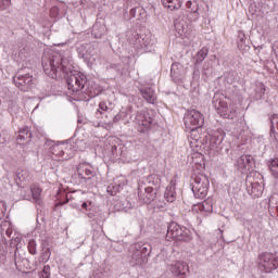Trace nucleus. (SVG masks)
Wrapping results in <instances>:
<instances>
[{
	"label": "nucleus",
	"instance_id": "obj_60",
	"mask_svg": "<svg viewBox=\"0 0 278 278\" xmlns=\"http://www.w3.org/2000/svg\"><path fill=\"white\" fill-rule=\"evenodd\" d=\"M132 42H138V38H136V40H135V41H132Z\"/></svg>",
	"mask_w": 278,
	"mask_h": 278
},
{
	"label": "nucleus",
	"instance_id": "obj_37",
	"mask_svg": "<svg viewBox=\"0 0 278 278\" xmlns=\"http://www.w3.org/2000/svg\"><path fill=\"white\" fill-rule=\"evenodd\" d=\"M28 252L30 253V255H36L37 251H36V240L31 239L28 242Z\"/></svg>",
	"mask_w": 278,
	"mask_h": 278
},
{
	"label": "nucleus",
	"instance_id": "obj_2",
	"mask_svg": "<svg viewBox=\"0 0 278 278\" xmlns=\"http://www.w3.org/2000/svg\"><path fill=\"white\" fill-rule=\"evenodd\" d=\"M184 123L187 131H190L191 136H197V131L205 125V116L200 111L194 109L186 112Z\"/></svg>",
	"mask_w": 278,
	"mask_h": 278
},
{
	"label": "nucleus",
	"instance_id": "obj_42",
	"mask_svg": "<svg viewBox=\"0 0 278 278\" xmlns=\"http://www.w3.org/2000/svg\"><path fill=\"white\" fill-rule=\"evenodd\" d=\"M257 188H262V187L257 182L252 184V192H257V193H255V197H261L262 190H260Z\"/></svg>",
	"mask_w": 278,
	"mask_h": 278
},
{
	"label": "nucleus",
	"instance_id": "obj_57",
	"mask_svg": "<svg viewBox=\"0 0 278 278\" xmlns=\"http://www.w3.org/2000/svg\"><path fill=\"white\" fill-rule=\"evenodd\" d=\"M182 29V34H186V28L184 26H181Z\"/></svg>",
	"mask_w": 278,
	"mask_h": 278
},
{
	"label": "nucleus",
	"instance_id": "obj_11",
	"mask_svg": "<svg viewBox=\"0 0 278 278\" xmlns=\"http://www.w3.org/2000/svg\"><path fill=\"white\" fill-rule=\"evenodd\" d=\"M97 45L94 43H81L77 47L76 51L78 53V58L84 60L88 64L90 62V59L92 58L94 53V47Z\"/></svg>",
	"mask_w": 278,
	"mask_h": 278
},
{
	"label": "nucleus",
	"instance_id": "obj_61",
	"mask_svg": "<svg viewBox=\"0 0 278 278\" xmlns=\"http://www.w3.org/2000/svg\"><path fill=\"white\" fill-rule=\"evenodd\" d=\"M110 188H111V187H108V192H110Z\"/></svg>",
	"mask_w": 278,
	"mask_h": 278
},
{
	"label": "nucleus",
	"instance_id": "obj_40",
	"mask_svg": "<svg viewBox=\"0 0 278 278\" xmlns=\"http://www.w3.org/2000/svg\"><path fill=\"white\" fill-rule=\"evenodd\" d=\"M237 45L240 51H249V49H251L249 45H247V41H238Z\"/></svg>",
	"mask_w": 278,
	"mask_h": 278
},
{
	"label": "nucleus",
	"instance_id": "obj_17",
	"mask_svg": "<svg viewBox=\"0 0 278 278\" xmlns=\"http://www.w3.org/2000/svg\"><path fill=\"white\" fill-rule=\"evenodd\" d=\"M131 252L130 263L132 266H144L147 264V257L139 250H135L134 245L131 247Z\"/></svg>",
	"mask_w": 278,
	"mask_h": 278
},
{
	"label": "nucleus",
	"instance_id": "obj_3",
	"mask_svg": "<svg viewBox=\"0 0 278 278\" xmlns=\"http://www.w3.org/2000/svg\"><path fill=\"white\" fill-rule=\"evenodd\" d=\"M13 83L22 92H29L34 87V70L29 67L21 68L13 77Z\"/></svg>",
	"mask_w": 278,
	"mask_h": 278
},
{
	"label": "nucleus",
	"instance_id": "obj_30",
	"mask_svg": "<svg viewBox=\"0 0 278 278\" xmlns=\"http://www.w3.org/2000/svg\"><path fill=\"white\" fill-rule=\"evenodd\" d=\"M18 242H21V238H15L11 240V247H16L14 257H15V266L21 264V256H18Z\"/></svg>",
	"mask_w": 278,
	"mask_h": 278
},
{
	"label": "nucleus",
	"instance_id": "obj_58",
	"mask_svg": "<svg viewBox=\"0 0 278 278\" xmlns=\"http://www.w3.org/2000/svg\"><path fill=\"white\" fill-rule=\"evenodd\" d=\"M116 194V191H111V195L114 197Z\"/></svg>",
	"mask_w": 278,
	"mask_h": 278
},
{
	"label": "nucleus",
	"instance_id": "obj_43",
	"mask_svg": "<svg viewBox=\"0 0 278 278\" xmlns=\"http://www.w3.org/2000/svg\"><path fill=\"white\" fill-rule=\"evenodd\" d=\"M85 175L87 179H92L97 175V172L90 169V168H85Z\"/></svg>",
	"mask_w": 278,
	"mask_h": 278
},
{
	"label": "nucleus",
	"instance_id": "obj_28",
	"mask_svg": "<svg viewBox=\"0 0 278 278\" xmlns=\"http://www.w3.org/2000/svg\"><path fill=\"white\" fill-rule=\"evenodd\" d=\"M25 140H31V131L28 127L21 128L17 136L18 142H25Z\"/></svg>",
	"mask_w": 278,
	"mask_h": 278
},
{
	"label": "nucleus",
	"instance_id": "obj_14",
	"mask_svg": "<svg viewBox=\"0 0 278 278\" xmlns=\"http://www.w3.org/2000/svg\"><path fill=\"white\" fill-rule=\"evenodd\" d=\"M143 184L146 188L160 191V188H162V178L157 174H152L144 178Z\"/></svg>",
	"mask_w": 278,
	"mask_h": 278
},
{
	"label": "nucleus",
	"instance_id": "obj_25",
	"mask_svg": "<svg viewBox=\"0 0 278 278\" xmlns=\"http://www.w3.org/2000/svg\"><path fill=\"white\" fill-rule=\"evenodd\" d=\"M207 53H210V50L207 48H202L200 51H198L197 55L194 56V66L198 67L200 64H203V61L205 58H207Z\"/></svg>",
	"mask_w": 278,
	"mask_h": 278
},
{
	"label": "nucleus",
	"instance_id": "obj_16",
	"mask_svg": "<svg viewBox=\"0 0 278 278\" xmlns=\"http://www.w3.org/2000/svg\"><path fill=\"white\" fill-rule=\"evenodd\" d=\"M185 76L184 65L180 63H173L170 67V77L174 81H181Z\"/></svg>",
	"mask_w": 278,
	"mask_h": 278
},
{
	"label": "nucleus",
	"instance_id": "obj_53",
	"mask_svg": "<svg viewBox=\"0 0 278 278\" xmlns=\"http://www.w3.org/2000/svg\"><path fill=\"white\" fill-rule=\"evenodd\" d=\"M273 138L278 142V132L273 134Z\"/></svg>",
	"mask_w": 278,
	"mask_h": 278
},
{
	"label": "nucleus",
	"instance_id": "obj_64",
	"mask_svg": "<svg viewBox=\"0 0 278 278\" xmlns=\"http://www.w3.org/2000/svg\"><path fill=\"white\" fill-rule=\"evenodd\" d=\"M136 36L138 37V35H135V38H136Z\"/></svg>",
	"mask_w": 278,
	"mask_h": 278
},
{
	"label": "nucleus",
	"instance_id": "obj_56",
	"mask_svg": "<svg viewBox=\"0 0 278 278\" xmlns=\"http://www.w3.org/2000/svg\"><path fill=\"white\" fill-rule=\"evenodd\" d=\"M79 179H88L87 177L84 176V174H78Z\"/></svg>",
	"mask_w": 278,
	"mask_h": 278
},
{
	"label": "nucleus",
	"instance_id": "obj_12",
	"mask_svg": "<svg viewBox=\"0 0 278 278\" xmlns=\"http://www.w3.org/2000/svg\"><path fill=\"white\" fill-rule=\"evenodd\" d=\"M237 168L242 174L247 173V170H250L251 168L255 167V159L249 154H243L239 159H237Z\"/></svg>",
	"mask_w": 278,
	"mask_h": 278
},
{
	"label": "nucleus",
	"instance_id": "obj_20",
	"mask_svg": "<svg viewBox=\"0 0 278 278\" xmlns=\"http://www.w3.org/2000/svg\"><path fill=\"white\" fill-rule=\"evenodd\" d=\"M14 180L16 186L25 184V181L29 180V172L27 169H18L14 176Z\"/></svg>",
	"mask_w": 278,
	"mask_h": 278
},
{
	"label": "nucleus",
	"instance_id": "obj_1",
	"mask_svg": "<svg viewBox=\"0 0 278 278\" xmlns=\"http://www.w3.org/2000/svg\"><path fill=\"white\" fill-rule=\"evenodd\" d=\"M43 73L51 79L64 78L67 84V89L73 92H84L88 77L81 72L71 71L68 59L62 53L49 51L43 53L41 59Z\"/></svg>",
	"mask_w": 278,
	"mask_h": 278
},
{
	"label": "nucleus",
	"instance_id": "obj_49",
	"mask_svg": "<svg viewBox=\"0 0 278 278\" xmlns=\"http://www.w3.org/2000/svg\"><path fill=\"white\" fill-rule=\"evenodd\" d=\"M200 75H201V72L199 71V68L195 67L193 71V77L197 78V77H200Z\"/></svg>",
	"mask_w": 278,
	"mask_h": 278
},
{
	"label": "nucleus",
	"instance_id": "obj_21",
	"mask_svg": "<svg viewBox=\"0 0 278 278\" xmlns=\"http://www.w3.org/2000/svg\"><path fill=\"white\" fill-rule=\"evenodd\" d=\"M164 199L167 203H174V201L177 199V192H175V185L170 184L165 189Z\"/></svg>",
	"mask_w": 278,
	"mask_h": 278
},
{
	"label": "nucleus",
	"instance_id": "obj_13",
	"mask_svg": "<svg viewBox=\"0 0 278 278\" xmlns=\"http://www.w3.org/2000/svg\"><path fill=\"white\" fill-rule=\"evenodd\" d=\"M190 270V267L186 262L178 261L170 266V273L175 275V277L178 278H186V275H188Z\"/></svg>",
	"mask_w": 278,
	"mask_h": 278
},
{
	"label": "nucleus",
	"instance_id": "obj_38",
	"mask_svg": "<svg viewBox=\"0 0 278 278\" xmlns=\"http://www.w3.org/2000/svg\"><path fill=\"white\" fill-rule=\"evenodd\" d=\"M50 16H51V18H60V8L52 7L50 9Z\"/></svg>",
	"mask_w": 278,
	"mask_h": 278
},
{
	"label": "nucleus",
	"instance_id": "obj_34",
	"mask_svg": "<svg viewBox=\"0 0 278 278\" xmlns=\"http://www.w3.org/2000/svg\"><path fill=\"white\" fill-rule=\"evenodd\" d=\"M27 192L31 193L34 201H40V194L42 192V190L40 188H38V187L30 188L27 190Z\"/></svg>",
	"mask_w": 278,
	"mask_h": 278
},
{
	"label": "nucleus",
	"instance_id": "obj_44",
	"mask_svg": "<svg viewBox=\"0 0 278 278\" xmlns=\"http://www.w3.org/2000/svg\"><path fill=\"white\" fill-rule=\"evenodd\" d=\"M278 168V159H273L269 163V169H277Z\"/></svg>",
	"mask_w": 278,
	"mask_h": 278
},
{
	"label": "nucleus",
	"instance_id": "obj_54",
	"mask_svg": "<svg viewBox=\"0 0 278 278\" xmlns=\"http://www.w3.org/2000/svg\"><path fill=\"white\" fill-rule=\"evenodd\" d=\"M175 27H176V29H178V31H181V28H179V27H181V24H176Z\"/></svg>",
	"mask_w": 278,
	"mask_h": 278
},
{
	"label": "nucleus",
	"instance_id": "obj_6",
	"mask_svg": "<svg viewBox=\"0 0 278 278\" xmlns=\"http://www.w3.org/2000/svg\"><path fill=\"white\" fill-rule=\"evenodd\" d=\"M213 108L216 112L222 116V118H228L229 121H233L238 116V112L233 106H229L223 98H220L219 93H216L213 97Z\"/></svg>",
	"mask_w": 278,
	"mask_h": 278
},
{
	"label": "nucleus",
	"instance_id": "obj_24",
	"mask_svg": "<svg viewBox=\"0 0 278 278\" xmlns=\"http://www.w3.org/2000/svg\"><path fill=\"white\" fill-rule=\"evenodd\" d=\"M135 251H139L143 254V257H147L148 255H151V244L149 243H136L132 245Z\"/></svg>",
	"mask_w": 278,
	"mask_h": 278
},
{
	"label": "nucleus",
	"instance_id": "obj_15",
	"mask_svg": "<svg viewBox=\"0 0 278 278\" xmlns=\"http://www.w3.org/2000/svg\"><path fill=\"white\" fill-rule=\"evenodd\" d=\"M51 153L56 157H61V160H71V157H73V154L68 153V148H66V146H52Z\"/></svg>",
	"mask_w": 278,
	"mask_h": 278
},
{
	"label": "nucleus",
	"instance_id": "obj_9",
	"mask_svg": "<svg viewBox=\"0 0 278 278\" xmlns=\"http://www.w3.org/2000/svg\"><path fill=\"white\" fill-rule=\"evenodd\" d=\"M136 122L138 124V131L147 134V131L151 129V125H153V112L149 110L138 112Z\"/></svg>",
	"mask_w": 278,
	"mask_h": 278
},
{
	"label": "nucleus",
	"instance_id": "obj_27",
	"mask_svg": "<svg viewBox=\"0 0 278 278\" xmlns=\"http://www.w3.org/2000/svg\"><path fill=\"white\" fill-rule=\"evenodd\" d=\"M164 8L168 10H179L181 8V0H161Z\"/></svg>",
	"mask_w": 278,
	"mask_h": 278
},
{
	"label": "nucleus",
	"instance_id": "obj_35",
	"mask_svg": "<svg viewBox=\"0 0 278 278\" xmlns=\"http://www.w3.org/2000/svg\"><path fill=\"white\" fill-rule=\"evenodd\" d=\"M186 8H188L189 12H193V14H197L199 12V7L197 5V2L187 1Z\"/></svg>",
	"mask_w": 278,
	"mask_h": 278
},
{
	"label": "nucleus",
	"instance_id": "obj_23",
	"mask_svg": "<svg viewBox=\"0 0 278 278\" xmlns=\"http://www.w3.org/2000/svg\"><path fill=\"white\" fill-rule=\"evenodd\" d=\"M112 112V109L110 106H108V103L105 102H100L99 103V108L96 112V115L98 116V118L101 116V118H103V116L105 118H108V115Z\"/></svg>",
	"mask_w": 278,
	"mask_h": 278
},
{
	"label": "nucleus",
	"instance_id": "obj_29",
	"mask_svg": "<svg viewBox=\"0 0 278 278\" xmlns=\"http://www.w3.org/2000/svg\"><path fill=\"white\" fill-rule=\"evenodd\" d=\"M91 34L94 36V38H102L103 34H105V26L101 24H94Z\"/></svg>",
	"mask_w": 278,
	"mask_h": 278
},
{
	"label": "nucleus",
	"instance_id": "obj_4",
	"mask_svg": "<svg viewBox=\"0 0 278 278\" xmlns=\"http://www.w3.org/2000/svg\"><path fill=\"white\" fill-rule=\"evenodd\" d=\"M190 186L195 199H205L210 190V178L204 174H194Z\"/></svg>",
	"mask_w": 278,
	"mask_h": 278
},
{
	"label": "nucleus",
	"instance_id": "obj_31",
	"mask_svg": "<svg viewBox=\"0 0 278 278\" xmlns=\"http://www.w3.org/2000/svg\"><path fill=\"white\" fill-rule=\"evenodd\" d=\"M278 131V114H274L270 117V138H273V134H277Z\"/></svg>",
	"mask_w": 278,
	"mask_h": 278
},
{
	"label": "nucleus",
	"instance_id": "obj_7",
	"mask_svg": "<svg viewBox=\"0 0 278 278\" xmlns=\"http://www.w3.org/2000/svg\"><path fill=\"white\" fill-rule=\"evenodd\" d=\"M278 269V256L273 253L263 252L258 255V270L273 273Z\"/></svg>",
	"mask_w": 278,
	"mask_h": 278
},
{
	"label": "nucleus",
	"instance_id": "obj_8",
	"mask_svg": "<svg viewBox=\"0 0 278 278\" xmlns=\"http://www.w3.org/2000/svg\"><path fill=\"white\" fill-rule=\"evenodd\" d=\"M225 140V132L217 130L213 135L208 136V149L216 151V153H229V148L223 143Z\"/></svg>",
	"mask_w": 278,
	"mask_h": 278
},
{
	"label": "nucleus",
	"instance_id": "obj_26",
	"mask_svg": "<svg viewBox=\"0 0 278 278\" xmlns=\"http://www.w3.org/2000/svg\"><path fill=\"white\" fill-rule=\"evenodd\" d=\"M83 92H85V94H88L89 99H94V97H99V94H101V92H103V90H101V88H99L96 85V86H91L89 88H85Z\"/></svg>",
	"mask_w": 278,
	"mask_h": 278
},
{
	"label": "nucleus",
	"instance_id": "obj_10",
	"mask_svg": "<svg viewBox=\"0 0 278 278\" xmlns=\"http://www.w3.org/2000/svg\"><path fill=\"white\" fill-rule=\"evenodd\" d=\"M138 197L139 201H142V203H146L147 205L153 203L157 197H160V190L151 189V187H144L142 190V187L138 188Z\"/></svg>",
	"mask_w": 278,
	"mask_h": 278
},
{
	"label": "nucleus",
	"instance_id": "obj_55",
	"mask_svg": "<svg viewBox=\"0 0 278 278\" xmlns=\"http://www.w3.org/2000/svg\"><path fill=\"white\" fill-rule=\"evenodd\" d=\"M118 118H121V117H119L118 115H115V116L113 117L114 123H117Z\"/></svg>",
	"mask_w": 278,
	"mask_h": 278
},
{
	"label": "nucleus",
	"instance_id": "obj_47",
	"mask_svg": "<svg viewBox=\"0 0 278 278\" xmlns=\"http://www.w3.org/2000/svg\"><path fill=\"white\" fill-rule=\"evenodd\" d=\"M56 144H55V141H53V140H47L46 141V147H50V149L52 148V147H55Z\"/></svg>",
	"mask_w": 278,
	"mask_h": 278
},
{
	"label": "nucleus",
	"instance_id": "obj_33",
	"mask_svg": "<svg viewBox=\"0 0 278 278\" xmlns=\"http://www.w3.org/2000/svg\"><path fill=\"white\" fill-rule=\"evenodd\" d=\"M199 210H201V212L211 213L213 210L212 202L210 200H204L202 204L199 205Z\"/></svg>",
	"mask_w": 278,
	"mask_h": 278
},
{
	"label": "nucleus",
	"instance_id": "obj_22",
	"mask_svg": "<svg viewBox=\"0 0 278 278\" xmlns=\"http://www.w3.org/2000/svg\"><path fill=\"white\" fill-rule=\"evenodd\" d=\"M264 94H266V85L263 83H256L253 94L255 101H261V99L264 98Z\"/></svg>",
	"mask_w": 278,
	"mask_h": 278
},
{
	"label": "nucleus",
	"instance_id": "obj_50",
	"mask_svg": "<svg viewBox=\"0 0 278 278\" xmlns=\"http://www.w3.org/2000/svg\"><path fill=\"white\" fill-rule=\"evenodd\" d=\"M45 257H50L51 256V249L47 248L46 251L43 252Z\"/></svg>",
	"mask_w": 278,
	"mask_h": 278
},
{
	"label": "nucleus",
	"instance_id": "obj_48",
	"mask_svg": "<svg viewBox=\"0 0 278 278\" xmlns=\"http://www.w3.org/2000/svg\"><path fill=\"white\" fill-rule=\"evenodd\" d=\"M270 173H271L274 179H278V168L270 169Z\"/></svg>",
	"mask_w": 278,
	"mask_h": 278
},
{
	"label": "nucleus",
	"instance_id": "obj_36",
	"mask_svg": "<svg viewBox=\"0 0 278 278\" xmlns=\"http://www.w3.org/2000/svg\"><path fill=\"white\" fill-rule=\"evenodd\" d=\"M51 277V266L46 265L41 270L40 278H50Z\"/></svg>",
	"mask_w": 278,
	"mask_h": 278
},
{
	"label": "nucleus",
	"instance_id": "obj_52",
	"mask_svg": "<svg viewBox=\"0 0 278 278\" xmlns=\"http://www.w3.org/2000/svg\"><path fill=\"white\" fill-rule=\"evenodd\" d=\"M22 198L24 199V201H29V199H31V197L28 194V195H22Z\"/></svg>",
	"mask_w": 278,
	"mask_h": 278
},
{
	"label": "nucleus",
	"instance_id": "obj_41",
	"mask_svg": "<svg viewBox=\"0 0 278 278\" xmlns=\"http://www.w3.org/2000/svg\"><path fill=\"white\" fill-rule=\"evenodd\" d=\"M139 42L141 43V47L143 45V47H146V49L153 47V43H151V39H149V37L143 38L142 41L139 40Z\"/></svg>",
	"mask_w": 278,
	"mask_h": 278
},
{
	"label": "nucleus",
	"instance_id": "obj_5",
	"mask_svg": "<svg viewBox=\"0 0 278 278\" xmlns=\"http://www.w3.org/2000/svg\"><path fill=\"white\" fill-rule=\"evenodd\" d=\"M166 240L188 242V240H190V230L186 227H181L177 222H170L167 226Z\"/></svg>",
	"mask_w": 278,
	"mask_h": 278
},
{
	"label": "nucleus",
	"instance_id": "obj_63",
	"mask_svg": "<svg viewBox=\"0 0 278 278\" xmlns=\"http://www.w3.org/2000/svg\"><path fill=\"white\" fill-rule=\"evenodd\" d=\"M113 149H115V150H116V146H114V147H113Z\"/></svg>",
	"mask_w": 278,
	"mask_h": 278
},
{
	"label": "nucleus",
	"instance_id": "obj_46",
	"mask_svg": "<svg viewBox=\"0 0 278 278\" xmlns=\"http://www.w3.org/2000/svg\"><path fill=\"white\" fill-rule=\"evenodd\" d=\"M138 10H140V8H132V9H130L129 14H130L131 18H136V13L138 12Z\"/></svg>",
	"mask_w": 278,
	"mask_h": 278
},
{
	"label": "nucleus",
	"instance_id": "obj_39",
	"mask_svg": "<svg viewBox=\"0 0 278 278\" xmlns=\"http://www.w3.org/2000/svg\"><path fill=\"white\" fill-rule=\"evenodd\" d=\"M12 5V0H0V10H8Z\"/></svg>",
	"mask_w": 278,
	"mask_h": 278
},
{
	"label": "nucleus",
	"instance_id": "obj_19",
	"mask_svg": "<svg viewBox=\"0 0 278 278\" xmlns=\"http://www.w3.org/2000/svg\"><path fill=\"white\" fill-rule=\"evenodd\" d=\"M58 200L59 202L55 204L56 207L60 205H66V203H70L72 207H75V208L79 207V204L73 203L71 194L66 193L65 191H62L59 193Z\"/></svg>",
	"mask_w": 278,
	"mask_h": 278
},
{
	"label": "nucleus",
	"instance_id": "obj_62",
	"mask_svg": "<svg viewBox=\"0 0 278 278\" xmlns=\"http://www.w3.org/2000/svg\"><path fill=\"white\" fill-rule=\"evenodd\" d=\"M20 191L23 192V188H21Z\"/></svg>",
	"mask_w": 278,
	"mask_h": 278
},
{
	"label": "nucleus",
	"instance_id": "obj_18",
	"mask_svg": "<svg viewBox=\"0 0 278 278\" xmlns=\"http://www.w3.org/2000/svg\"><path fill=\"white\" fill-rule=\"evenodd\" d=\"M139 92L148 103H155V101H157V96H155V90H153V88L151 87H141L139 89Z\"/></svg>",
	"mask_w": 278,
	"mask_h": 278
},
{
	"label": "nucleus",
	"instance_id": "obj_32",
	"mask_svg": "<svg viewBox=\"0 0 278 278\" xmlns=\"http://www.w3.org/2000/svg\"><path fill=\"white\" fill-rule=\"evenodd\" d=\"M106 71L110 73H115L116 75H123V66L121 64H109L106 65Z\"/></svg>",
	"mask_w": 278,
	"mask_h": 278
},
{
	"label": "nucleus",
	"instance_id": "obj_51",
	"mask_svg": "<svg viewBox=\"0 0 278 278\" xmlns=\"http://www.w3.org/2000/svg\"><path fill=\"white\" fill-rule=\"evenodd\" d=\"M81 207H83V210H88V202H84V203L81 204Z\"/></svg>",
	"mask_w": 278,
	"mask_h": 278
},
{
	"label": "nucleus",
	"instance_id": "obj_45",
	"mask_svg": "<svg viewBox=\"0 0 278 278\" xmlns=\"http://www.w3.org/2000/svg\"><path fill=\"white\" fill-rule=\"evenodd\" d=\"M237 42H247V35H244L242 31H239Z\"/></svg>",
	"mask_w": 278,
	"mask_h": 278
},
{
	"label": "nucleus",
	"instance_id": "obj_59",
	"mask_svg": "<svg viewBox=\"0 0 278 278\" xmlns=\"http://www.w3.org/2000/svg\"><path fill=\"white\" fill-rule=\"evenodd\" d=\"M276 212H277V216H278V206H276Z\"/></svg>",
	"mask_w": 278,
	"mask_h": 278
}]
</instances>
